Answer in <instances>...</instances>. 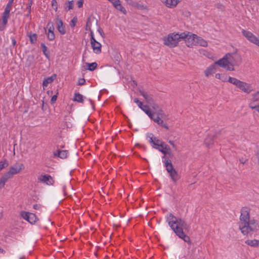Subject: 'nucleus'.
<instances>
[{
  "mask_svg": "<svg viewBox=\"0 0 259 259\" xmlns=\"http://www.w3.org/2000/svg\"><path fill=\"white\" fill-rule=\"evenodd\" d=\"M239 228L244 235H252L259 229V225L255 220H250L249 211L246 207L241 210Z\"/></svg>",
  "mask_w": 259,
  "mask_h": 259,
  "instance_id": "nucleus-1",
  "label": "nucleus"
},
{
  "mask_svg": "<svg viewBox=\"0 0 259 259\" xmlns=\"http://www.w3.org/2000/svg\"><path fill=\"white\" fill-rule=\"evenodd\" d=\"M167 221L171 229L176 235L185 242L191 243L190 237L187 235L184 231L188 232L189 226L181 219H177L172 213H169L167 218Z\"/></svg>",
  "mask_w": 259,
  "mask_h": 259,
  "instance_id": "nucleus-2",
  "label": "nucleus"
},
{
  "mask_svg": "<svg viewBox=\"0 0 259 259\" xmlns=\"http://www.w3.org/2000/svg\"><path fill=\"white\" fill-rule=\"evenodd\" d=\"M187 37H188L187 32H183L180 34L170 33L166 37L163 38V44L169 48H174L177 46L179 42L182 39L187 41Z\"/></svg>",
  "mask_w": 259,
  "mask_h": 259,
  "instance_id": "nucleus-3",
  "label": "nucleus"
},
{
  "mask_svg": "<svg viewBox=\"0 0 259 259\" xmlns=\"http://www.w3.org/2000/svg\"><path fill=\"white\" fill-rule=\"evenodd\" d=\"M228 81L235 85L240 91L245 93L249 94L253 91L250 84L241 81L236 78L229 76L228 77Z\"/></svg>",
  "mask_w": 259,
  "mask_h": 259,
  "instance_id": "nucleus-4",
  "label": "nucleus"
},
{
  "mask_svg": "<svg viewBox=\"0 0 259 259\" xmlns=\"http://www.w3.org/2000/svg\"><path fill=\"white\" fill-rule=\"evenodd\" d=\"M187 34L188 37H187V41H188V42H191L194 45H199L203 47H206L207 46L208 44L207 41L202 37L189 32H187Z\"/></svg>",
  "mask_w": 259,
  "mask_h": 259,
  "instance_id": "nucleus-5",
  "label": "nucleus"
},
{
  "mask_svg": "<svg viewBox=\"0 0 259 259\" xmlns=\"http://www.w3.org/2000/svg\"><path fill=\"white\" fill-rule=\"evenodd\" d=\"M226 55L222 59L215 62V64L229 71H234V68Z\"/></svg>",
  "mask_w": 259,
  "mask_h": 259,
  "instance_id": "nucleus-6",
  "label": "nucleus"
},
{
  "mask_svg": "<svg viewBox=\"0 0 259 259\" xmlns=\"http://www.w3.org/2000/svg\"><path fill=\"white\" fill-rule=\"evenodd\" d=\"M248 106L259 113V91L252 94Z\"/></svg>",
  "mask_w": 259,
  "mask_h": 259,
  "instance_id": "nucleus-7",
  "label": "nucleus"
},
{
  "mask_svg": "<svg viewBox=\"0 0 259 259\" xmlns=\"http://www.w3.org/2000/svg\"><path fill=\"white\" fill-rule=\"evenodd\" d=\"M243 35L250 42L253 43L259 47V39L252 32L243 29L242 30Z\"/></svg>",
  "mask_w": 259,
  "mask_h": 259,
  "instance_id": "nucleus-8",
  "label": "nucleus"
},
{
  "mask_svg": "<svg viewBox=\"0 0 259 259\" xmlns=\"http://www.w3.org/2000/svg\"><path fill=\"white\" fill-rule=\"evenodd\" d=\"M228 57V59H229L230 62L232 63V65L234 67V65H238L241 62V56L237 54H226V57Z\"/></svg>",
  "mask_w": 259,
  "mask_h": 259,
  "instance_id": "nucleus-9",
  "label": "nucleus"
},
{
  "mask_svg": "<svg viewBox=\"0 0 259 259\" xmlns=\"http://www.w3.org/2000/svg\"><path fill=\"white\" fill-rule=\"evenodd\" d=\"M21 215L24 219L26 220L31 224H34L37 220L36 215L33 213L22 211L21 212Z\"/></svg>",
  "mask_w": 259,
  "mask_h": 259,
  "instance_id": "nucleus-10",
  "label": "nucleus"
},
{
  "mask_svg": "<svg viewBox=\"0 0 259 259\" xmlns=\"http://www.w3.org/2000/svg\"><path fill=\"white\" fill-rule=\"evenodd\" d=\"M39 182L48 185H52L54 184L53 178L48 175H41L38 178Z\"/></svg>",
  "mask_w": 259,
  "mask_h": 259,
  "instance_id": "nucleus-11",
  "label": "nucleus"
},
{
  "mask_svg": "<svg viewBox=\"0 0 259 259\" xmlns=\"http://www.w3.org/2000/svg\"><path fill=\"white\" fill-rule=\"evenodd\" d=\"M24 166L22 163L16 164L12 166L9 171L8 172L12 177L14 175H16L20 172V171L23 168Z\"/></svg>",
  "mask_w": 259,
  "mask_h": 259,
  "instance_id": "nucleus-12",
  "label": "nucleus"
},
{
  "mask_svg": "<svg viewBox=\"0 0 259 259\" xmlns=\"http://www.w3.org/2000/svg\"><path fill=\"white\" fill-rule=\"evenodd\" d=\"M139 93L144 97L146 102L150 105H152L154 101L152 96L144 90H140Z\"/></svg>",
  "mask_w": 259,
  "mask_h": 259,
  "instance_id": "nucleus-13",
  "label": "nucleus"
},
{
  "mask_svg": "<svg viewBox=\"0 0 259 259\" xmlns=\"http://www.w3.org/2000/svg\"><path fill=\"white\" fill-rule=\"evenodd\" d=\"M150 118L152 119L155 122L161 125L162 127L165 128L166 130H168V126H167V124L164 123L163 120H162L158 116H156L155 117V114L154 115H152Z\"/></svg>",
  "mask_w": 259,
  "mask_h": 259,
  "instance_id": "nucleus-14",
  "label": "nucleus"
},
{
  "mask_svg": "<svg viewBox=\"0 0 259 259\" xmlns=\"http://www.w3.org/2000/svg\"><path fill=\"white\" fill-rule=\"evenodd\" d=\"M56 23L57 25V29L59 32L61 34H64L66 33L65 27L62 21L58 17L56 18Z\"/></svg>",
  "mask_w": 259,
  "mask_h": 259,
  "instance_id": "nucleus-15",
  "label": "nucleus"
},
{
  "mask_svg": "<svg viewBox=\"0 0 259 259\" xmlns=\"http://www.w3.org/2000/svg\"><path fill=\"white\" fill-rule=\"evenodd\" d=\"M151 137H150V141L149 142L153 144V147L155 149L158 148L159 146H157V145H160L162 141L158 139L157 138L153 136L152 134H150Z\"/></svg>",
  "mask_w": 259,
  "mask_h": 259,
  "instance_id": "nucleus-16",
  "label": "nucleus"
},
{
  "mask_svg": "<svg viewBox=\"0 0 259 259\" xmlns=\"http://www.w3.org/2000/svg\"><path fill=\"white\" fill-rule=\"evenodd\" d=\"M112 3L117 10L120 11L124 14L126 13L125 9L121 6L119 0H114L112 2Z\"/></svg>",
  "mask_w": 259,
  "mask_h": 259,
  "instance_id": "nucleus-17",
  "label": "nucleus"
},
{
  "mask_svg": "<svg viewBox=\"0 0 259 259\" xmlns=\"http://www.w3.org/2000/svg\"><path fill=\"white\" fill-rule=\"evenodd\" d=\"M9 18V15H5L3 14V17L2 19L0 20V30H3L7 24L8 20Z\"/></svg>",
  "mask_w": 259,
  "mask_h": 259,
  "instance_id": "nucleus-18",
  "label": "nucleus"
},
{
  "mask_svg": "<svg viewBox=\"0 0 259 259\" xmlns=\"http://www.w3.org/2000/svg\"><path fill=\"white\" fill-rule=\"evenodd\" d=\"M215 63L207 67L204 71V74L206 77H208L209 75L214 73L215 71Z\"/></svg>",
  "mask_w": 259,
  "mask_h": 259,
  "instance_id": "nucleus-19",
  "label": "nucleus"
},
{
  "mask_svg": "<svg viewBox=\"0 0 259 259\" xmlns=\"http://www.w3.org/2000/svg\"><path fill=\"white\" fill-rule=\"evenodd\" d=\"M162 1L167 7L174 8L178 5L180 0H162Z\"/></svg>",
  "mask_w": 259,
  "mask_h": 259,
  "instance_id": "nucleus-20",
  "label": "nucleus"
},
{
  "mask_svg": "<svg viewBox=\"0 0 259 259\" xmlns=\"http://www.w3.org/2000/svg\"><path fill=\"white\" fill-rule=\"evenodd\" d=\"M164 165H165L166 169L168 174L175 170V169L174 168L173 165L171 163V162L170 160H169V159L167 158V159H165Z\"/></svg>",
  "mask_w": 259,
  "mask_h": 259,
  "instance_id": "nucleus-21",
  "label": "nucleus"
},
{
  "mask_svg": "<svg viewBox=\"0 0 259 259\" xmlns=\"http://www.w3.org/2000/svg\"><path fill=\"white\" fill-rule=\"evenodd\" d=\"M68 152L66 150H58L56 153H54L55 156H58L62 159L66 158L67 157Z\"/></svg>",
  "mask_w": 259,
  "mask_h": 259,
  "instance_id": "nucleus-22",
  "label": "nucleus"
},
{
  "mask_svg": "<svg viewBox=\"0 0 259 259\" xmlns=\"http://www.w3.org/2000/svg\"><path fill=\"white\" fill-rule=\"evenodd\" d=\"M56 75L53 74L50 77H49L48 78H45L43 80L42 85L44 87H47V85L49 84L52 82L56 78Z\"/></svg>",
  "mask_w": 259,
  "mask_h": 259,
  "instance_id": "nucleus-23",
  "label": "nucleus"
},
{
  "mask_svg": "<svg viewBox=\"0 0 259 259\" xmlns=\"http://www.w3.org/2000/svg\"><path fill=\"white\" fill-rule=\"evenodd\" d=\"M143 111L145 112V113L148 115V116L150 118L152 115H154L155 112H152L149 106L144 105L141 108Z\"/></svg>",
  "mask_w": 259,
  "mask_h": 259,
  "instance_id": "nucleus-24",
  "label": "nucleus"
},
{
  "mask_svg": "<svg viewBox=\"0 0 259 259\" xmlns=\"http://www.w3.org/2000/svg\"><path fill=\"white\" fill-rule=\"evenodd\" d=\"M245 244L251 247H256L259 246V240L256 239L247 240L245 241Z\"/></svg>",
  "mask_w": 259,
  "mask_h": 259,
  "instance_id": "nucleus-25",
  "label": "nucleus"
},
{
  "mask_svg": "<svg viewBox=\"0 0 259 259\" xmlns=\"http://www.w3.org/2000/svg\"><path fill=\"white\" fill-rule=\"evenodd\" d=\"M169 175L175 183L177 182L180 179V176L177 171L175 169L169 173Z\"/></svg>",
  "mask_w": 259,
  "mask_h": 259,
  "instance_id": "nucleus-26",
  "label": "nucleus"
},
{
  "mask_svg": "<svg viewBox=\"0 0 259 259\" xmlns=\"http://www.w3.org/2000/svg\"><path fill=\"white\" fill-rule=\"evenodd\" d=\"M166 144L162 141V142L160 145H157V146H159L157 149L160 151L164 155L168 154L170 155V152L164 150L163 149L164 148V146H165Z\"/></svg>",
  "mask_w": 259,
  "mask_h": 259,
  "instance_id": "nucleus-27",
  "label": "nucleus"
},
{
  "mask_svg": "<svg viewBox=\"0 0 259 259\" xmlns=\"http://www.w3.org/2000/svg\"><path fill=\"white\" fill-rule=\"evenodd\" d=\"M216 78L221 80L224 82L228 81V77L225 74L217 73L215 75Z\"/></svg>",
  "mask_w": 259,
  "mask_h": 259,
  "instance_id": "nucleus-28",
  "label": "nucleus"
},
{
  "mask_svg": "<svg viewBox=\"0 0 259 259\" xmlns=\"http://www.w3.org/2000/svg\"><path fill=\"white\" fill-rule=\"evenodd\" d=\"M29 37L30 42L32 44H35L37 40V34L36 33H32L30 32L28 34Z\"/></svg>",
  "mask_w": 259,
  "mask_h": 259,
  "instance_id": "nucleus-29",
  "label": "nucleus"
},
{
  "mask_svg": "<svg viewBox=\"0 0 259 259\" xmlns=\"http://www.w3.org/2000/svg\"><path fill=\"white\" fill-rule=\"evenodd\" d=\"M85 65L87 67V69L90 71L94 70L97 67V64L96 62L92 63H87Z\"/></svg>",
  "mask_w": 259,
  "mask_h": 259,
  "instance_id": "nucleus-30",
  "label": "nucleus"
},
{
  "mask_svg": "<svg viewBox=\"0 0 259 259\" xmlns=\"http://www.w3.org/2000/svg\"><path fill=\"white\" fill-rule=\"evenodd\" d=\"M74 101L82 103L83 101V96L79 93L75 94Z\"/></svg>",
  "mask_w": 259,
  "mask_h": 259,
  "instance_id": "nucleus-31",
  "label": "nucleus"
},
{
  "mask_svg": "<svg viewBox=\"0 0 259 259\" xmlns=\"http://www.w3.org/2000/svg\"><path fill=\"white\" fill-rule=\"evenodd\" d=\"M91 45L94 51L96 50H97V47H96V43L97 42L96 40L95 39V38L93 36V34L92 32H91Z\"/></svg>",
  "mask_w": 259,
  "mask_h": 259,
  "instance_id": "nucleus-32",
  "label": "nucleus"
},
{
  "mask_svg": "<svg viewBox=\"0 0 259 259\" xmlns=\"http://www.w3.org/2000/svg\"><path fill=\"white\" fill-rule=\"evenodd\" d=\"M11 178L12 176L8 172H7L1 178L0 181L3 182V183L5 184L6 182Z\"/></svg>",
  "mask_w": 259,
  "mask_h": 259,
  "instance_id": "nucleus-33",
  "label": "nucleus"
},
{
  "mask_svg": "<svg viewBox=\"0 0 259 259\" xmlns=\"http://www.w3.org/2000/svg\"><path fill=\"white\" fill-rule=\"evenodd\" d=\"M47 27L48 28V33L54 32V27L52 22L49 21L48 23Z\"/></svg>",
  "mask_w": 259,
  "mask_h": 259,
  "instance_id": "nucleus-34",
  "label": "nucleus"
},
{
  "mask_svg": "<svg viewBox=\"0 0 259 259\" xmlns=\"http://www.w3.org/2000/svg\"><path fill=\"white\" fill-rule=\"evenodd\" d=\"M9 163L7 160H4L0 162V171L4 168L8 166Z\"/></svg>",
  "mask_w": 259,
  "mask_h": 259,
  "instance_id": "nucleus-35",
  "label": "nucleus"
},
{
  "mask_svg": "<svg viewBox=\"0 0 259 259\" xmlns=\"http://www.w3.org/2000/svg\"><path fill=\"white\" fill-rule=\"evenodd\" d=\"M65 5L66 6L65 7V9H67V7H68V10H69L70 9H72L73 8V1H69L67 3H66L65 4Z\"/></svg>",
  "mask_w": 259,
  "mask_h": 259,
  "instance_id": "nucleus-36",
  "label": "nucleus"
},
{
  "mask_svg": "<svg viewBox=\"0 0 259 259\" xmlns=\"http://www.w3.org/2000/svg\"><path fill=\"white\" fill-rule=\"evenodd\" d=\"M152 107L155 110V111H158V114H161V112L162 111L160 109H159V106L157 104H155L154 102L153 101V103L151 105Z\"/></svg>",
  "mask_w": 259,
  "mask_h": 259,
  "instance_id": "nucleus-37",
  "label": "nucleus"
},
{
  "mask_svg": "<svg viewBox=\"0 0 259 259\" xmlns=\"http://www.w3.org/2000/svg\"><path fill=\"white\" fill-rule=\"evenodd\" d=\"M253 160L256 165H259V152L256 153Z\"/></svg>",
  "mask_w": 259,
  "mask_h": 259,
  "instance_id": "nucleus-38",
  "label": "nucleus"
},
{
  "mask_svg": "<svg viewBox=\"0 0 259 259\" xmlns=\"http://www.w3.org/2000/svg\"><path fill=\"white\" fill-rule=\"evenodd\" d=\"M77 19L76 17H74L73 18V19L70 22V25L71 27H74L75 25H76V23H77Z\"/></svg>",
  "mask_w": 259,
  "mask_h": 259,
  "instance_id": "nucleus-39",
  "label": "nucleus"
},
{
  "mask_svg": "<svg viewBox=\"0 0 259 259\" xmlns=\"http://www.w3.org/2000/svg\"><path fill=\"white\" fill-rule=\"evenodd\" d=\"M134 102L136 104H137L139 108H141L142 106H143L144 105L143 104V103L141 101H140L138 98H135L134 99Z\"/></svg>",
  "mask_w": 259,
  "mask_h": 259,
  "instance_id": "nucleus-40",
  "label": "nucleus"
},
{
  "mask_svg": "<svg viewBox=\"0 0 259 259\" xmlns=\"http://www.w3.org/2000/svg\"><path fill=\"white\" fill-rule=\"evenodd\" d=\"M11 7L6 6L3 14L7 15L10 16V12L11 10Z\"/></svg>",
  "mask_w": 259,
  "mask_h": 259,
  "instance_id": "nucleus-41",
  "label": "nucleus"
},
{
  "mask_svg": "<svg viewBox=\"0 0 259 259\" xmlns=\"http://www.w3.org/2000/svg\"><path fill=\"white\" fill-rule=\"evenodd\" d=\"M52 6L54 7L55 11H57L58 7H57V2L56 0H52Z\"/></svg>",
  "mask_w": 259,
  "mask_h": 259,
  "instance_id": "nucleus-42",
  "label": "nucleus"
},
{
  "mask_svg": "<svg viewBox=\"0 0 259 259\" xmlns=\"http://www.w3.org/2000/svg\"><path fill=\"white\" fill-rule=\"evenodd\" d=\"M48 38L50 40H53L55 39V34L54 32L48 33Z\"/></svg>",
  "mask_w": 259,
  "mask_h": 259,
  "instance_id": "nucleus-43",
  "label": "nucleus"
},
{
  "mask_svg": "<svg viewBox=\"0 0 259 259\" xmlns=\"http://www.w3.org/2000/svg\"><path fill=\"white\" fill-rule=\"evenodd\" d=\"M85 79L83 78H80L78 79L77 84H78V85H81L84 84L85 83Z\"/></svg>",
  "mask_w": 259,
  "mask_h": 259,
  "instance_id": "nucleus-44",
  "label": "nucleus"
},
{
  "mask_svg": "<svg viewBox=\"0 0 259 259\" xmlns=\"http://www.w3.org/2000/svg\"><path fill=\"white\" fill-rule=\"evenodd\" d=\"M41 46L42 47L44 54L47 57V55L46 53V52L47 50V47L45 46L44 44H41Z\"/></svg>",
  "mask_w": 259,
  "mask_h": 259,
  "instance_id": "nucleus-45",
  "label": "nucleus"
},
{
  "mask_svg": "<svg viewBox=\"0 0 259 259\" xmlns=\"http://www.w3.org/2000/svg\"><path fill=\"white\" fill-rule=\"evenodd\" d=\"M31 7H30V6H27V7L26 8V11H27V14L26 15V16L27 17L29 16V15L30 14V13H31Z\"/></svg>",
  "mask_w": 259,
  "mask_h": 259,
  "instance_id": "nucleus-46",
  "label": "nucleus"
},
{
  "mask_svg": "<svg viewBox=\"0 0 259 259\" xmlns=\"http://www.w3.org/2000/svg\"><path fill=\"white\" fill-rule=\"evenodd\" d=\"M57 95H54L52 98H51V102L52 104H53L55 102V101H56L57 100Z\"/></svg>",
  "mask_w": 259,
  "mask_h": 259,
  "instance_id": "nucleus-47",
  "label": "nucleus"
},
{
  "mask_svg": "<svg viewBox=\"0 0 259 259\" xmlns=\"http://www.w3.org/2000/svg\"><path fill=\"white\" fill-rule=\"evenodd\" d=\"M83 0H79L77 2V5L78 8H81L83 6Z\"/></svg>",
  "mask_w": 259,
  "mask_h": 259,
  "instance_id": "nucleus-48",
  "label": "nucleus"
},
{
  "mask_svg": "<svg viewBox=\"0 0 259 259\" xmlns=\"http://www.w3.org/2000/svg\"><path fill=\"white\" fill-rule=\"evenodd\" d=\"M168 143L172 146V147L175 149V150H177V146L175 144L174 142L173 141H168Z\"/></svg>",
  "mask_w": 259,
  "mask_h": 259,
  "instance_id": "nucleus-49",
  "label": "nucleus"
},
{
  "mask_svg": "<svg viewBox=\"0 0 259 259\" xmlns=\"http://www.w3.org/2000/svg\"><path fill=\"white\" fill-rule=\"evenodd\" d=\"M163 150L170 152V155H171V152L170 149L167 145L166 144L165 146H164Z\"/></svg>",
  "mask_w": 259,
  "mask_h": 259,
  "instance_id": "nucleus-50",
  "label": "nucleus"
},
{
  "mask_svg": "<svg viewBox=\"0 0 259 259\" xmlns=\"http://www.w3.org/2000/svg\"><path fill=\"white\" fill-rule=\"evenodd\" d=\"M208 139H206L205 141V143L206 145V146L208 148H209L210 145L212 144V142H208Z\"/></svg>",
  "mask_w": 259,
  "mask_h": 259,
  "instance_id": "nucleus-51",
  "label": "nucleus"
},
{
  "mask_svg": "<svg viewBox=\"0 0 259 259\" xmlns=\"http://www.w3.org/2000/svg\"><path fill=\"white\" fill-rule=\"evenodd\" d=\"M41 208V205L40 204H35L33 205V208L35 209H39Z\"/></svg>",
  "mask_w": 259,
  "mask_h": 259,
  "instance_id": "nucleus-52",
  "label": "nucleus"
},
{
  "mask_svg": "<svg viewBox=\"0 0 259 259\" xmlns=\"http://www.w3.org/2000/svg\"><path fill=\"white\" fill-rule=\"evenodd\" d=\"M98 32L100 33V35L102 36V37H104V33L102 29H98Z\"/></svg>",
  "mask_w": 259,
  "mask_h": 259,
  "instance_id": "nucleus-53",
  "label": "nucleus"
},
{
  "mask_svg": "<svg viewBox=\"0 0 259 259\" xmlns=\"http://www.w3.org/2000/svg\"><path fill=\"white\" fill-rule=\"evenodd\" d=\"M101 47H102L101 44L98 42V53H100L101 52Z\"/></svg>",
  "mask_w": 259,
  "mask_h": 259,
  "instance_id": "nucleus-54",
  "label": "nucleus"
},
{
  "mask_svg": "<svg viewBox=\"0 0 259 259\" xmlns=\"http://www.w3.org/2000/svg\"><path fill=\"white\" fill-rule=\"evenodd\" d=\"M5 184L3 183V182H2L0 181V189H2L4 187Z\"/></svg>",
  "mask_w": 259,
  "mask_h": 259,
  "instance_id": "nucleus-55",
  "label": "nucleus"
},
{
  "mask_svg": "<svg viewBox=\"0 0 259 259\" xmlns=\"http://www.w3.org/2000/svg\"><path fill=\"white\" fill-rule=\"evenodd\" d=\"M246 161V159H244L243 158H241L240 159V162L242 164H244Z\"/></svg>",
  "mask_w": 259,
  "mask_h": 259,
  "instance_id": "nucleus-56",
  "label": "nucleus"
},
{
  "mask_svg": "<svg viewBox=\"0 0 259 259\" xmlns=\"http://www.w3.org/2000/svg\"><path fill=\"white\" fill-rule=\"evenodd\" d=\"M28 3L27 4V6H30V7H31V6L33 4V0H28Z\"/></svg>",
  "mask_w": 259,
  "mask_h": 259,
  "instance_id": "nucleus-57",
  "label": "nucleus"
},
{
  "mask_svg": "<svg viewBox=\"0 0 259 259\" xmlns=\"http://www.w3.org/2000/svg\"><path fill=\"white\" fill-rule=\"evenodd\" d=\"M12 4L11 3V2H9L6 6L10 7L12 8Z\"/></svg>",
  "mask_w": 259,
  "mask_h": 259,
  "instance_id": "nucleus-58",
  "label": "nucleus"
},
{
  "mask_svg": "<svg viewBox=\"0 0 259 259\" xmlns=\"http://www.w3.org/2000/svg\"><path fill=\"white\" fill-rule=\"evenodd\" d=\"M0 251L3 253H5V252H6L5 250H4L3 249H2L1 247H0Z\"/></svg>",
  "mask_w": 259,
  "mask_h": 259,
  "instance_id": "nucleus-59",
  "label": "nucleus"
},
{
  "mask_svg": "<svg viewBox=\"0 0 259 259\" xmlns=\"http://www.w3.org/2000/svg\"><path fill=\"white\" fill-rule=\"evenodd\" d=\"M12 41H13V45H15V44L16 43V41L15 39H13Z\"/></svg>",
  "mask_w": 259,
  "mask_h": 259,
  "instance_id": "nucleus-60",
  "label": "nucleus"
},
{
  "mask_svg": "<svg viewBox=\"0 0 259 259\" xmlns=\"http://www.w3.org/2000/svg\"><path fill=\"white\" fill-rule=\"evenodd\" d=\"M13 1L14 0H9V2H11V3L12 4L13 3Z\"/></svg>",
  "mask_w": 259,
  "mask_h": 259,
  "instance_id": "nucleus-61",
  "label": "nucleus"
},
{
  "mask_svg": "<svg viewBox=\"0 0 259 259\" xmlns=\"http://www.w3.org/2000/svg\"><path fill=\"white\" fill-rule=\"evenodd\" d=\"M101 96V95L100 94V95H99V96H98V100H99V99H100V96Z\"/></svg>",
  "mask_w": 259,
  "mask_h": 259,
  "instance_id": "nucleus-62",
  "label": "nucleus"
},
{
  "mask_svg": "<svg viewBox=\"0 0 259 259\" xmlns=\"http://www.w3.org/2000/svg\"><path fill=\"white\" fill-rule=\"evenodd\" d=\"M95 255H97V251L95 252Z\"/></svg>",
  "mask_w": 259,
  "mask_h": 259,
  "instance_id": "nucleus-63",
  "label": "nucleus"
},
{
  "mask_svg": "<svg viewBox=\"0 0 259 259\" xmlns=\"http://www.w3.org/2000/svg\"><path fill=\"white\" fill-rule=\"evenodd\" d=\"M108 1L112 3V2H113L114 0H108Z\"/></svg>",
  "mask_w": 259,
  "mask_h": 259,
  "instance_id": "nucleus-64",
  "label": "nucleus"
}]
</instances>
